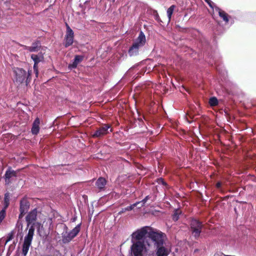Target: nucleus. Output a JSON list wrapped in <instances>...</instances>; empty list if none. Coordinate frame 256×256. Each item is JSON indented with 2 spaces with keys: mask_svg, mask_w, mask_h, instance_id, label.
<instances>
[{
  "mask_svg": "<svg viewBox=\"0 0 256 256\" xmlns=\"http://www.w3.org/2000/svg\"><path fill=\"white\" fill-rule=\"evenodd\" d=\"M126 210H128V206L126 207V208H125L124 209H122L120 211L118 212V214H122L124 212H125Z\"/></svg>",
  "mask_w": 256,
  "mask_h": 256,
  "instance_id": "72a5a7b5",
  "label": "nucleus"
},
{
  "mask_svg": "<svg viewBox=\"0 0 256 256\" xmlns=\"http://www.w3.org/2000/svg\"><path fill=\"white\" fill-rule=\"evenodd\" d=\"M40 120L39 118H36L34 121L31 129V132L34 135H37L40 132Z\"/></svg>",
  "mask_w": 256,
  "mask_h": 256,
  "instance_id": "dca6fc26",
  "label": "nucleus"
},
{
  "mask_svg": "<svg viewBox=\"0 0 256 256\" xmlns=\"http://www.w3.org/2000/svg\"><path fill=\"white\" fill-rule=\"evenodd\" d=\"M15 80L17 83L22 84L24 82L28 86L30 82V75L32 70L28 72L22 68H16L14 70Z\"/></svg>",
  "mask_w": 256,
  "mask_h": 256,
  "instance_id": "7ed1b4c3",
  "label": "nucleus"
},
{
  "mask_svg": "<svg viewBox=\"0 0 256 256\" xmlns=\"http://www.w3.org/2000/svg\"><path fill=\"white\" fill-rule=\"evenodd\" d=\"M9 204H10V202L4 201V207L2 208V210H4V211L6 212V210L8 208V207Z\"/></svg>",
  "mask_w": 256,
  "mask_h": 256,
  "instance_id": "c756f323",
  "label": "nucleus"
},
{
  "mask_svg": "<svg viewBox=\"0 0 256 256\" xmlns=\"http://www.w3.org/2000/svg\"><path fill=\"white\" fill-rule=\"evenodd\" d=\"M110 128V126L109 124H102L92 134V137L100 138L107 134L108 132V129Z\"/></svg>",
  "mask_w": 256,
  "mask_h": 256,
  "instance_id": "f8f14e48",
  "label": "nucleus"
},
{
  "mask_svg": "<svg viewBox=\"0 0 256 256\" xmlns=\"http://www.w3.org/2000/svg\"><path fill=\"white\" fill-rule=\"evenodd\" d=\"M84 56L82 55H76L72 64H68V68L70 70L76 68L78 64L82 62Z\"/></svg>",
  "mask_w": 256,
  "mask_h": 256,
  "instance_id": "2eb2a0df",
  "label": "nucleus"
},
{
  "mask_svg": "<svg viewBox=\"0 0 256 256\" xmlns=\"http://www.w3.org/2000/svg\"><path fill=\"white\" fill-rule=\"evenodd\" d=\"M190 225L192 234L195 238L197 239L200 234L203 224L200 221L196 219H192L190 222Z\"/></svg>",
  "mask_w": 256,
  "mask_h": 256,
  "instance_id": "6e6552de",
  "label": "nucleus"
},
{
  "mask_svg": "<svg viewBox=\"0 0 256 256\" xmlns=\"http://www.w3.org/2000/svg\"><path fill=\"white\" fill-rule=\"evenodd\" d=\"M148 248L144 250V252L140 256H155L154 254V244L150 245V244L148 245Z\"/></svg>",
  "mask_w": 256,
  "mask_h": 256,
  "instance_id": "a211bd4d",
  "label": "nucleus"
},
{
  "mask_svg": "<svg viewBox=\"0 0 256 256\" xmlns=\"http://www.w3.org/2000/svg\"><path fill=\"white\" fill-rule=\"evenodd\" d=\"M29 226L28 233L24 236L22 244V254L24 256H26L28 254L30 247L32 244L35 228L36 229L37 232L39 233L40 228H42L41 222H38L31 224Z\"/></svg>",
  "mask_w": 256,
  "mask_h": 256,
  "instance_id": "f03ea898",
  "label": "nucleus"
},
{
  "mask_svg": "<svg viewBox=\"0 0 256 256\" xmlns=\"http://www.w3.org/2000/svg\"><path fill=\"white\" fill-rule=\"evenodd\" d=\"M160 235L161 238V241L158 242L156 239L154 242H152L150 245L152 246L154 244V252L156 250V254L158 256H167L168 255V250L163 246L164 243V234L162 232H160Z\"/></svg>",
  "mask_w": 256,
  "mask_h": 256,
  "instance_id": "39448f33",
  "label": "nucleus"
},
{
  "mask_svg": "<svg viewBox=\"0 0 256 256\" xmlns=\"http://www.w3.org/2000/svg\"><path fill=\"white\" fill-rule=\"evenodd\" d=\"M6 212L4 210H1L0 211V223L2 221L6 216Z\"/></svg>",
  "mask_w": 256,
  "mask_h": 256,
  "instance_id": "a878e982",
  "label": "nucleus"
},
{
  "mask_svg": "<svg viewBox=\"0 0 256 256\" xmlns=\"http://www.w3.org/2000/svg\"><path fill=\"white\" fill-rule=\"evenodd\" d=\"M209 103L212 106H216L218 104V99L216 97H212L210 99Z\"/></svg>",
  "mask_w": 256,
  "mask_h": 256,
  "instance_id": "b1692460",
  "label": "nucleus"
},
{
  "mask_svg": "<svg viewBox=\"0 0 256 256\" xmlns=\"http://www.w3.org/2000/svg\"><path fill=\"white\" fill-rule=\"evenodd\" d=\"M214 256H226V255L222 252H218L216 253Z\"/></svg>",
  "mask_w": 256,
  "mask_h": 256,
  "instance_id": "f704fd0d",
  "label": "nucleus"
},
{
  "mask_svg": "<svg viewBox=\"0 0 256 256\" xmlns=\"http://www.w3.org/2000/svg\"><path fill=\"white\" fill-rule=\"evenodd\" d=\"M30 58L34 62V70L36 78L38 77V64L41 62H43L44 60V54L40 52L38 54H32Z\"/></svg>",
  "mask_w": 256,
  "mask_h": 256,
  "instance_id": "9d476101",
  "label": "nucleus"
},
{
  "mask_svg": "<svg viewBox=\"0 0 256 256\" xmlns=\"http://www.w3.org/2000/svg\"><path fill=\"white\" fill-rule=\"evenodd\" d=\"M38 210L34 208L28 212L26 216V221L27 224V228L32 224H35L37 219Z\"/></svg>",
  "mask_w": 256,
  "mask_h": 256,
  "instance_id": "9b49d317",
  "label": "nucleus"
},
{
  "mask_svg": "<svg viewBox=\"0 0 256 256\" xmlns=\"http://www.w3.org/2000/svg\"><path fill=\"white\" fill-rule=\"evenodd\" d=\"M146 42L144 33L140 31L138 38L136 40L132 45L129 48V56H136L138 54L139 48L142 47Z\"/></svg>",
  "mask_w": 256,
  "mask_h": 256,
  "instance_id": "20e7f679",
  "label": "nucleus"
},
{
  "mask_svg": "<svg viewBox=\"0 0 256 256\" xmlns=\"http://www.w3.org/2000/svg\"><path fill=\"white\" fill-rule=\"evenodd\" d=\"M81 224H78L75 228L69 232L62 233V242L64 244L68 243L76 237L80 231Z\"/></svg>",
  "mask_w": 256,
  "mask_h": 256,
  "instance_id": "0eeeda50",
  "label": "nucleus"
},
{
  "mask_svg": "<svg viewBox=\"0 0 256 256\" xmlns=\"http://www.w3.org/2000/svg\"><path fill=\"white\" fill-rule=\"evenodd\" d=\"M124 244H121L120 246L122 247L124 244Z\"/></svg>",
  "mask_w": 256,
  "mask_h": 256,
  "instance_id": "ea45409f",
  "label": "nucleus"
},
{
  "mask_svg": "<svg viewBox=\"0 0 256 256\" xmlns=\"http://www.w3.org/2000/svg\"><path fill=\"white\" fill-rule=\"evenodd\" d=\"M14 234L15 232L14 230L11 231L10 233L8 234L6 236V241L5 244H6L8 242L14 238Z\"/></svg>",
  "mask_w": 256,
  "mask_h": 256,
  "instance_id": "5701e85b",
  "label": "nucleus"
},
{
  "mask_svg": "<svg viewBox=\"0 0 256 256\" xmlns=\"http://www.w3.org/2000/svg\"><path fill=\"white\" fill-rule=\"evenodd\" d=\"M158 182L159 184H162L164 186H166V184L162 178H160L158 180Z\"/></svg>",
  "mask_w": 256,
  "mask_h": 256,
  "instance_id": "2f4dec72",
  "label": "nucleus"
},
{
  "mask_svg": "<svg viewBox=\"0 0 256 256\" xmlns=\"http://www.w3.org/2000/svg\"><path fill=\"white\" fill-rule=\"evenodd\" d=\"M30 204L26 198L22 199L20 202V210L28 212Z\"/></svg>",
  "mask_w": 256,
  "mask_h": 256,
  "instance_id": "6ab92c4d",
  "label": "nucleus"
},
{
  "mask_svg": "<svg viewBox=\"0 0 256 256\" xmlns=\"http://www.w3.org/2000/svg\"><path fill=\"white\" fill-rule=\"evenodd\" d=\"M182 214V211L180 209H175L174 210V213L172 215V220L176 222L179 218L180 215Z\"/></svg>",
  "mask_w": 256,
  "mask_h": 256,
  "instance_id": "412c9836",
  "label": "nucleus"
},
{
  "mask_svg": "<svg viewBox=\"0 0 256 256\" xmlns=\"http://www.w3.org/2000/svg\"><path fill=\"white\" fill-rule=\"evenodd\" d=\"M10 248H12V249H14V246H12V245H11L10 246Z\"/></svg>",
  "mask_w": 256,
  "mask_h": 256,
  "instance_id": "4c0bfd02",
  "label": "nucleus"
},
{
  "mask_svg": "<svg viewBox=\"0 0 256 256\" xmlns=\"http://www.w3.org/2000/svg\"><path fill=\"white\" fill-rule=\"evenodd\" d=\"M66 31L64 39V45L66 48H68L74 43V32L67 24H66Z\"/></svg>",
  "mask_w": 256,
  "mask_h": 256,
  "instance_id": "1a4fd4ad",
  "label": "nucleus"
},
{
  "mask_svg": "<svg viewBox=\"0 0 256 256\" xmlns=\"http://www.w3.org/2000/svg\"><path fill=\"white\" fill-rule=\"evenodd\" d=\"M222 186V183L220 182H218L216 184V187L218 189H220Z\"/></svg>",
  "mask_w": 256,
  "mask_h": 256,
  "instance_id": "c9c22d12",
  "label": "nucleus"
},
{
  "mask_svg": "<svg viewBox=\"0 0 256 256\" xmlns=\"http://www.w3.org/2000/svg\"><path fill=\"white\" fill-rule=\"evenodd\" d=\"M17 176V173L16 171L12 169V168L9 166L6 170V171L4 175V178L6 184H9L10 182V179L12 177H16Z\"/></svg>",
  "mask_w": 256,
  "mask_h": 256,
  "instance_id": "ddd939ff",
  "label": "nucleus"
},
{
  "mask_svg": "<svg viewBox=\"0 0 256 256\" xmlns=\"http://www.w3.org/2000/svg\"><path fill=\"white\" fill-rule=\"evenodd\" d=\"M153 16H154V19L158 21V22H160V18L159 16V15L157 12L156 10H154L153 12Z\"/></svg>",
  "mask_w": 256,
  "mask_h": 256,
  "instance_id": "cd10ccee",
  "label": "nucleus"
},
{
  "mask_svg": "<svg viewBox=\"0 0 256 256\" xmlns=\"http://www.w3.org/2000/svg\"><path fill=\"white\" fill-rule=\"evenodd\" d=\"M10 193L9 192H6L4 194V202H10Z\"/></svg>",
  "mask_w": 256,
  "mask_h": 256,
  "instance_id": "c85d7f7f",
  "label": "nucleus"
},
{
  "mask_svg": "<svg viewBox=\"0 0 256 256\" xmlns=\"http://www.w3.org/2000/svg\"><path fill=\"white\" fill-rule=\"evenodd\" d=\"M215 10L218 12L219 16L226 23H228V22L230 16L227 13L222 10L218 6H215Z\"/></svg>",
  "mask_w": 256,
  "mask_h": 256,
  "instance_id": "f3484780",
  "label": "nucleus"
},
{
  "mask_svg": "<svg viewBox=\"0 0 256 256\" xmlns=\"http://www.w3.org/2000/svg\"><path fill=\"white\" fill-rule=\"evenodd\" d=\"M176 8L175 5H172L168 10H167V16L168 18V22H170L171 20L172 16L173 14L174 10Z\"/></svg>",
  "mask_w": 256,
  "mask_h": 256,
  "instance_id": "4be33fe9",
  "label": "nucleus"
},
{
  "mask_svg": "<svg viewBox=\"0 0 256 256\" xmlns=\"http://www.w3.org/2000/svg\"><path fill=\"white\" fill-rule=\"evenodd\" d=\"M204 1L208 4V5L212 9L216 6L215 4L211 0H204Z\"/></svg>",
  "mask_w": 256,
  "mask_h": 256,
  "instance_id": "bb28decb",
  "label": "nucleus"
},
{
  "mask_svg": "<svg viewBox=\"0 0 256 256\" xmlns=\"http://www.w3.org/2000/svg\"><path fill=\"white\" fill-rule=\"evenodd\" d=\"M16 228L18 229V232L22 231V224L20 220H18L16 224Z\"/></svg>",
  "mask_w": 256,
  "mask_h": 256,
  "instance_id": "393cba45",
  "label": "nucleus"
},
{
  "mask_svg": "<svg viewBox=\"0 0 256 256\" xmlns=\"http://www.w3.org/2000/svg\"><path fill=\"white\" fill-rule=\"evenodd\" d=\"M150 198V196H147L142 200V202L143 204H144L147 200H148Z\"/></svg>",
  "mask_w": 256,
  "mask_h": 256,
  "instance_id": "e433bc0d",
  "label": "nucleus"
},
{
  "mask_svg": "<svg viewBox=\"0 0 256 256\" xmlns=\"http://www.w3.org/2000/svg\"><path fill=\"white\" fill-rule=\"evenodd\" d=\"M41 43L40 40H36L32 44V46H25L24 50L30 52H37L40 50Z\"/></svg>",
  "mask_w": 256,
  "mask_h": 256,
  "instance_id": "4468645a",
  "label": "nucleus"
},
{
  "mask_svg": "<svg viewBox=\"0 0 256 256\" xmlns=\"http://www.w3.org/2000/svg\"><path fill=\"white\" fill-rule=\"evenodd\" d=\"M140 204V202H136L133 204H132L130 206H129L128 207V208H129V210L133 209L134 206H136V205L138 204Z\"/></svg>",
  "mask_w": 256,
  "mask_h": 256,
  "instance_id": "473e14b6",
  "label": "nucleus"
},
{
  "mask_svg": "<svg viewBox=\"0 0 256 256\" xmlns=\"http://www.w3.org/2000/svg\"><path fill=\"white\" fill-rule=\"evenodd\" d=\"M160 232L150 226H145L137 230L132 234V242H145L148 245L152 242H154L156 239L160 242L161 238L159 234Z\"/></svg>",
  "mask_w": 256,
  "mask_h": 256,
  "instance_id": "f257e3e1",
  "label": "nucleus"
},
{
  "mask_svg": "<svg viewBox=\"0 0 256 256\" xmlns=\"http://www.w3.org/2000/svg\"><path fill=\"white\" fill-rule=\"evenodd\" d=\"M132 245L131 246L132 254L134 256H140L146 249L148 248V244L145 242L134 241L132 242Z\"/></svg>",
  "mask_w": 256,
  "mask_h": 256,
  "instance_id": "423d86ee",
  "label": "nucleus"
},
{
  "mask_svg": "<svg viewBox=\"0 0 256 256\" xmlns=\"http://www.w3.org/2000/svg\"><path fill=\"white\" fill-rule=\"evenodd\" d=\"M20 214L18 216V220H20V219L22 218L23 216H24V214L27 212L24 210H20Z\"/></svg>",
  "mask_w": 256,
  "mask_h": 256,
  "instance_id": "7c9ffc66",
  "label": "nucleus"
},
{
  "mask_svg": "<svg viewBox=\"0 0 256 256\" xmlns=\"http://www.w3.org/2000/svg\"><path fill=\"white\" fill-rule=\"evenodd\" d=\"M130 192H132V193H134V191L132 190H130Z\"/></svg>",
  "mask_w": 256,
  "mask_h": 256,
  "instance_id": "58836bf2",
  "label": "nucleus"
},
{
  "mask_svg": "<svg viewBox=\"0 0 256 256\" xmlns=\"http://www.w3.org/2000/svg\"><path fill=\"white\" fill-rule=\"evenodd\" d=\"M106 182V180L104 178L100 177L96 180V185L98 189L102 190L104 188Z\"/></svg>",
  "mask_w": 256,
  "mask_h": 256,
  "instance_id": "aec40b11",
  "label": "nucleus"
}]
</instances>
